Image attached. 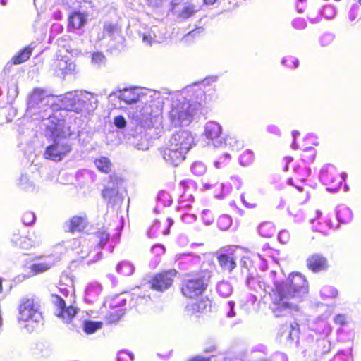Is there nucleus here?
<instances>
[{
	"mask_svg": "<svg viewBox=\"0 0 361 361\" xmlns=\"http://www.w3.org/2000/svg\"><path fill=\"white\" fill-rule=\"evenodd\" d=\"M185 217H190V216H189V215H188V214H187V215H184V216H183V219H185Z\"/></svg>",
	"mask_w": 361,
	"mask_h": 361,
	"instance_id": "nucleus-53",
	"label": "nucleus"
},
{
	"mask_svg": "<svg viewBox=\"0 0 361 361\" xmlns=\"http://www.w3.org/2000/svg\"><path fill=\"white\" fill-rule=\"evenodd\" d=\"M217 224H218L219 227L221 229L224 230L231 225V219L228 216H226V215L221 216L218 219Z\"/></svg>",
	"mask_w": 361,
	"mask_h": 361,
	"instance_id": "nucleus-36",
	"label": "nucleus"
},
{
	"mask_svg": "<svg viewBox=\"0 0 361 361\" xmlns=\"http://www.w3.org/2000/svg\"><path fill=\"white\" fill-rule=\"evenodd\" d=\"M297 188H298V190H300V191H302V188H301V187H298Z\"/></svg>",
	"mask_w": 361,
	"mask_h": 361,
	"instance_id": "nucleus-52",
	"label": "nucleus"
},
{
	"mask_svg": "<svg viewBox=\"0 0 361 361\" xmlns=\"http://www.w3.org/2000/svg\"><path fill=\"white\" fill-rule=\"evenodd\" d=\"M161 152L164 160L174 166H178L183 161L187 153L182 150L180 151V148L173 146L169 142L167 145L161 148Z\"/></svg>",
	"mask_w": 361,
	"mask_h": 361,
	"instance_id": "nucleus-15",
	"label": "nucleus"
},
{
	"mask_svg": "<svg viewBox=\"0 0 361 361\" xmlns=\"http://www.w3.org/2000/svg\"><path fill=\"white\" fill-rule=\"evenodd\" d=\"M16 243L20 247L27 250L37 244L39 243V238L35 233H28V235L19 237Z\"/></svg>",
	"mask_w": 361,
	"mask_h": 361,
	"instance_id": "nucleus-23",
	"label": "nucleus"
},
{
	"mask_svg": "<svg viewBox=\"0 0 361 361\" xmlns=\"http://www.w3.org/2000/svg\"><path fill=\"white\" fill-rule=\"evenodd\" d=\"M39 303L32 298H23L19 305L18 319L23 322H27L34 318L39 312Z\"/></svg>",
	"mask_w": 361,
	"mask_h": 361,
	"instance_id": "nucleus-8",
	"label": "nucleus"
},
{
	"mask_svg": "<svg viewBox=\"0 0 361 361\" xmlns=\"http://www.w3.org/2000/svg\"><path fill=\"white\" fill-rule=\"evenodd\" d=\"M71 150V147L68 144H62L58 141L46 147L44 157L47 159L54 161H60L62 158Z\"/></svg>",
	"mask_w": 361,
	"mask_h": 361,
	"instance_id": "nucleus-14",
	"label": "nucleus"
},
{
	"mask_svg": "<svg viewBox=\"0 0 361 361\" xmlns=\"http://www.w3.org/2000/svg\"><path fill=\"white\" fill-rule=\"evenodd\" d=\"M108 180L109 183L111 184V186H105L102 190L101 194L102 197L109 203L114 204L118 200H121L118 188L122 183V178L114 173L109 175Z\"/></svg>",
	"mask_w": 361,
	"mask_h": 361,
	"instance_id": "nucleus-6",
	"label": "nucleus"
},
{
	"mask_svg": "<svg viewBox=\"0 0 361 361\" xmlns=\"http://www.w3.org/2000/svg\"><path fill=\"white\" fill-rule=\"evenodd\" d=\"M166 221H167V228L163 231V233L164 235H167L169 233V228L172 225V220L169 218L166 219Z\"/></svg>",
	"mask_w": 361,
	"mask_h": 361,
	"instance_id": "nucleus-43",
	"label": "nucleus"
},
{
	"mask_svg": "<svg viewBox=\"0 0 361 361\" xmlns=\"http://www.w3.org/2000/svg\"><path fill=\"white\" fill-rule=\"evenodd\" d=\"M104 58V55L101 53H94L92 54V61L98 62L103 60Z\"/></svg>",
	"mask_w": 361,
	"mask_h": 361,
	"instance_id": "nucleus-42",
	"label": "nucleus"
},
{
	"mask_svg": "<svg viewBox=\"0 0 361 361\" xmlns=\"http://www.w3.org/2000/svg\"><path fill=\"white\" fill-rule=\"evenodd\" d=\"M216 259L220 267L229 273L232 272L236 267L237 257L235 256L232 247L228 246L227 248H222L216 254Z\"/></svg>",
	"mask_w": 361,
	"mask_h": 361,
	"instance_id": "nucleus-11",
	"label": "nucleus"
},
{
	"mask_svg": "<svg viewBox=\"0 0 361 361\" xmlns=\"http://www.w3.org/2000/svg\"><path fill=\"white\" fill-rule=\"evenodd\" d=\"M210 277V272L207 270L185 274L181 282L180 291L188 298L197 297L206 290Z\"/></svg>",
	"mask_w": 361,
	"mask_h": 361,
	"instance_id": "nucleus-2",
	"label": "nucleus"
},
{
	"mask_svg": "<svg viewBox=\"0 0 361 361\" xmlns=\"http://www.w3.org/2000/svg\"><path fill=\"white\" fill-rule=\"evenodd\" d=\"M198 166V164H194V165H193V167H192V168H193V169H194L196 166Z\"/></svg>",
	"mask_w": 361,
	"mask_h": 361,
	"instance_id": "nucleus-55",
	"label": "nucleus"
},
{
	"mask_svg": "<svg viewBox=\"0 0 361 361\" xmlns=\"http://www.w3.org/2000/svg\"><path fill=\"white\" fill-rule=\"evenodd\" d=\"M292 160H293V159H292L291 157H288V161H291Z\"/></svg>",
	"mask_w": 361,
	"mask_h": 361,
	"instance_id": "nucleus-54",
	"label": "nucleus"
},
{
	"mask_svg": "<svg viewBox=\"0 0 361 361\" xmlns=\"http://www.w3.org/2000/svg\"><path fill=\"white\" fill-rule=\"evenodd\" d=\"M177 275L178 271L175 269L157 272L148 281L149 288L157 292H164L172 286Z\"/></svg>",
	"mask_w": 361,
	"mask_h": 361,
	"instance_id": "nucleus-3",
	"label": "nucleus"
},
{
	"mask_svg": "<svg viewBox=\"0 0 361 361\" xmlns=\"http://www.w3.org/2000/svg\"><path fill=\"white\" fill-rule=\"evenodd\" d=\"M190 361H210L209 358L197 356L193 357Z\"/></svg>",
	"mask_w": 361,
	"mask_h": 361,
	"instance_id": "nucleus-44",
	"label": "nucleus"
},
{
	"mask_svg": "<svg viewBox=\"0 0 361 361\" xmlns=\"http://www.w3.org/2000/svg\"><path fill=\"white\" fill-rule=\"evenodd\" d=\"M230 156L228 154H225L224 156L219 157L218 161L214 162V164L216 168L221 167V164L224 163V166H226L229 164Z\"/></svg>",
	"mask_w": 361,
	"mask_h": 361,
	"instance_id": "nucleus-38",
	"label": "nucleus"
},
{
	"mask_svg": "<svg viewBox=\"0 0 361 361\" xmlns=\"http://www.w3.org/2000/svg\"><path fill=\"white\" fill-rule=\"evenodd\" d=\"M2 290H3L2 280L0 278V293L2 292Z\"/></svg>",
	"mask_w": 361,
	"mask_h": 361,
	"instance_id": "nucleus-46",
	"label": "nucleus"
},
{
	"mask_svg": "<svg viewBox=\"0 0 361 361\" xmlns=\"http://www.w3.org/2000/svg\"><path fill=\"white\" fill-rule=\"evenodd\" d=\"M149 4L156 3L158 0H147Z\"/></svg>",
	"mask_w": 361,
	"mask_h": 361,
	"instance_id": "nucleus-47",
	"label": "nucleus"
},
{
	"mask_svg": "<svg viewBox=\"0 0 361 361\" xmlns=\"http://www.w3.org/2000/svg\"><path fill=\"white\" fill-rule=\"evenodd\" d=\"M87 23V15L80 11H73L68 16L67 28L74 31L82 28Z\"/></svg>",
	"mask_w": 361,
	"mask_h": 361,
	"instance_id": "nucleus-19",
	"label": "nucleus"
},
{
	"mask_svg": "<svg viewBox=\"0 0 361 361\" xmlns=\"http://www.w3.org/2000/svg\"><path fill=\"white\" fill-rule=\"evenodd\" d=\"M258 232L263 237L271 238L276 233L277 229L272 222L264 221L259 225Z\"/></svg>",
	"mask_w": 361,
	"mask_h": 361,
	"instance_id": "nucleus-25",
	"label": "nucleus"
},
{
	"mask_svg": "<svg viewBox=\"0 0 361 361\" xmlns=\"http://www.w3.org/2000/svg\"><path fill=\"white\" fill-rule=\"evenodd\" d=\"M298 134H299V133H298V132H294V133H293V136H294V137H295V135H298Z\"/></svg>",
	"mask_w": 361,
	"mask_h": 361,
	"instance_id": "nucleus-50",
	"label": "nucleus"
},
{
	"mask_svg": "<svg viewBox=\"0 0 361 361\" xmlns=\"http://www.w3.org/2000/svg\"><path fill=\"white\" fill-rule=\"evenodd\" d=\"M140 98L139 90L135 87L125 88L120 91L118 99L127 104L137 102Z\"/></svg>",
	"mask_w": 361,
	"mask_h": 361,
	"instance_id": "nucleus-22",
	"label": "nucleus"
},
{
	"mask_svg": "<svg viewBox=\"0 0 361 361\" xmlns=\"http://www.w3.org/2000/svg\"><path fill=\"white\" fill-rule=\"evenodd\" d=\"M97 169L105 174L111 173L113 169V164L106 157H99L94 160Z\"/></svg>",
	"mask_w": 361,
	"mask_h": 361,
	"instance_id": "nucleus-24",
	"label": "nucleus"
},
{
	"mask_svg": "<svg viewBox=\"0 0 361 361\" xmlns=\"http://www.w3.org/2000/svg\"><path fill=\"white\" fill-rule=\"evenodd\" d=\"M283 63L289 68H295L298 66L299 61L293 56H288L283 60Z\"/></svg>",
	"mask_w": 361,
	"mask_h": 361,
	"instance_id": "nucleus-35",
	"label": "nucleus"
},
{
	"mask_svg": "<svg viewBox=\"0 0 361 361\" xmlns=\"http://www.w3.org/2000/svg\"><path fill=\"white\" fill-rule=\"evenodd\" d=\"M121 26L117 23L105 22L104 24V30L109 36H114L121 32Z\"/></svg>",
	"mask_w": 361,
	"mask_h": 361,
	"instance_id": "nucleus-30",
	"label": "nucleus"
},
{
	"mask_svg": "<svg viewBox=\"0 0 361 361\" xmlns=\"http://www.w3.org/2000/svg\"><path fill=\"white\" fill-rule=\"evenodd\" d=\"M114 123L116 127L122 128L126 126V121L125 118L122 115H118L114 118Z\"/></svg>",
	"mask_w": 361,
	"mask_h": 361,
	"instance_id": "nucleus-39",
	"label": "nucleus"
},
{
	"mask_svg": "<svg viewBox=\"0 0 361 361\" xmlns=\"http://www.w3.org/2000/svg\"><path fill=\"white\" fill-rule=\"evenodd\" d=\"M75 64L66 56L56 57L51 63V69L59 76L65 77L75 70Z\"/></svg>",
	"mask_w": 361,
	"mask_h": 361,
	"instance_id": "nucleus-16",
	"label": "nucleus"
},
{
	"mask_svg": "<svg viewBox=\"0 0 361 361\" xmlns=\"http://www.w3.org/2000/svg\"><path fill=\"white\" fill-rule=\"evenodd\" d=\"M291 330L288 335V339L293 341V334L298 336L300 333L299 324L297 322H293L290 324Z\"/></svg>",
	"mask_w": 361,
	"mask_h": 361,
	"instance_id": "nucleus-40",
	"label": "nucleus"
},
{
	"mask_svg": "<svg viewBox=\"0 0 361 361\" xmlns=\"http://www.w3.org/2000/svg\"><path fill=\"white\" fill-rule=\"evenodd\" d=\"M121 317L122 314L120 311L113 309L108 312L106 319L109 322L114 323L119 321Z\"/></svg>",
	"mask_w": 361,
	"mask_h": 361,
	"instance_id": "nucleus-34",
	"label": "nucleus"
},
{
	"mask_svg": "<svg viewBox=\"0 0 361 361\" xmlns=\"http://www.w3.org/2000/svg\"><path fill=\"white\" fill-rule=\"evenodd\" d=\"M300 157L305 163L312 162L315 157V151L313 148L305 149L300 154Z\"/></svg>",
	"mask_w": 361,
	"mask_h": 361,
	"instance_id": "nucleus-32",
	"label": "nucleus"
},
{
	"mask_svg": "<svg viewBox=\"0 0 361 361\" xmlns=\"http://www.w3.org/2000/svg\"><path fill=\"white\" fill-rule=\"evenodd\" d=\"M292 25L297 30H302L306 27L305 20L300 17L294 18Z\"/></svg>",
	"mask_w": 361,
	"mask_h": 361,
	"instance_id": "nucleus-37",
	"label": "nucleus"
},
{
	"mask_svg": "<svg viewBox=\"0 0 361 361\" xmlns=\"http://www.w3.org/2000/svg\"><path fill=\"white\" fill-rule=\"evenodd\" d=\"M32 49L27 46L20 50L16 55L12 57V63L13 64H20L27 61L31 56Z\"/></svg>",
	"mask_w": 361,
	"mask_h": 361,
	"instance_id": "nucleus-26",
	"label": "nucleus"
},
{
	"mask_svg": "<svg viewBox=\"0 0 361 361\" xmlns=\"http://www.w3.org/2000/svg\"><path fill=\"white\" fill-rule=\"evenodd\" d=\"M307 290V281L300 273H292L284 281L275 283L272 289L273 312L279 316L283 310H298L297 305L293 300H300Z\"/></svg>",
	"mask_w": 361,
	"mask_h": 361,
	"instance_id": "nucleus-1",
	"label": "nucleus"
},
{
	"mask_svg": "<svg viewBox=\"0 0 361 361\" xmlns=\"http://www.w3.org/2000/svg\"><path fill=\"white\" fill-rule=\"evenodd\" d=\"M219 0H202L203 4L207 6L214 5Z\"/></svg>",
	"mask_w": 361,
	"mask_h": 361,
	"instance_id": "nucleus-45",
	"label": "nucleus"
},
{
	"mask_svg": "<svg viewBox=\"0 0 361 361\" xmlns=\"http://www.w3.org/2000/svg\"><path fill=\"white\" fill-rule=\"evenodd\" d=\"M117 271L122 276H129L133 274L134 269L131 264L122 262L118 264Z\"/></svg>",
	"mask_w": 361,
	"mask_h": 361,
	"instance_id": "nucleus-31",
	"label": "nucleus"
},
{
	"mask_svg": "<svg viewBox=\"0 0 361 361\" xmlns=\"http://www.w3.org/2000/svg\"><path fill=\"white\" fill-rule=\"evenodd\" d=\"M52 297L55 298L54 305L56 309V316L65 323L71 322L78 314V309L73 305L67 306L65 300L59 295L54 294Z\"/></svg>",
	"mask_w": 361,
	"mask_h": 361,
	"instance_id": "nucleus-7",
	"label": "nucleus"
},
{
	"mask_svg": "<svg viewBox=\"0 0 361 361\" xmlns=\"http://www.w3.org/2000/svg\"><path fill=\"white\" fill-rule=\"evenodd\" d=\"M211 307L212 304L210 300L207 297H204L187 307V311L189 314L195 315L209 312Z\"/></svg>",
	"mask_w": 361,
	"mask_h": 361,
	"instance_id": "nucleus-21",
	"label": "nucleus"
},
{
	"mask_svg": "<svg viewBox=\"0 0 361 361\" xmlns=\"http://www.w3.org/2000/svg\"><path fill=\"white\" fill-rule=\"evenodd\" d=\"M170 9L172 13L177 14L178 18L185 20L195 16L201 7L196 6L191 0H171Z\"/></svg>",
	"mask_w": 361,
	"mask_h": 361,
	"instance_id": "nucleus-5",
	"label": "nucleus"
},
{
	"mask_svg": "<svg viewBox=\"0 0 361 361\" xmlns=\"http://www.w3.org/2000/svg\"><path fill=\"white\" fill-rule=\"evenodd\" d=\"M89 224L88 218L86 214L82 215H74L71 216L66 223L67 232L74 234L75 233H82L87 228Z\"/></svg>",
	"mask_w": 361,
	"mask_h": 361,
	"instance_id": "nucleus-18",
	"label": "nucleus"
},
{
	"mask_svg": "<svg viewBox=\"0 0 361 361\" xmlns=\"http://www.w3.org/2000/svg\"><path fill=\"white\" fill-rule=\"evenodd\" d=\"M225 286V284H221V285H219V286H218V290H219V291H220V289H221V286Z\"/></svg>",
	"mask_w": 361,
	"mask_h": 361,
	"instance_id": "nucleus-48",
	"label": "nucleus"
},
{
	"mask_svg": "<svg viewBox=\"0 0 361 361\" xmlns=\"http://www.w3.org/2000/svg\"><path fill=\"white\" fill-rule=\"evenodd\" d=\"M102 323L101 322H93L85 320L83 322V330L85 333L90 334L94 333L97 330L102 328Z\"/></svg>",
	"mask_w": 361,
	"mask_h": 361,
	"instance_id": "nucleus-29",
	"label": "nucleus"
},
{
	"mask_svg": "<svg viewBox=\"0 0 361 361\" xmlns=\"http://www.w3.org/2000/svg\"><path fill=\"white\" fill-rule=\"evenodd\" d=\"M109 237L110 235L107 229L102 227L91 235L89 241L92 243V245L94 248H103L109 242Z\"/></svg>",
	"mask_w": 361,
	"mask_h": 361,
	"instance_id": "nucleus-20",
	"label": "nucleus"
},
{
	"mask_svg": "<svg viewBox=\"0 0 361 361\" xmlns=\"http://www.w3.org/2000/svg\"><path fill=\"white\" fill-rule=\"evenodd\" d=\"M180 151L188 152L194 143V138L190 132L180 130L173 134L169 142Z\"/></svg>",
	"mask_w": 361,
	"mask_h": 361,
	"instance_id": "nucleus-12",
	"label": "nucleus"
},
{
	"mask_svg": "<svg viewBox=\"0 0 361 361\" xmlns=\"http://www.w3.org/2000/svg\"><path fill=\"white\" fill-rule=\"evenodd\" d=\"M187 189H188V183L185 180H182L178 183L177 190L181 195L185 194Z\"/></svg>",
	"mask_w": 361,
	"mask_h": 361,
	"instance_id": "nucleus-41",
	"label": "nucleus"
},
{
	"mask_svg": "<svg viewBox=\"0 0 361 361\" xmlns=\"http://www.w3.org/2000/svg\"><path fill=\"white\" fill-rule=\"evenodd\" d=\"M320 177L326 185H340L341 180L338 177H334L331 171L329 172L328 168L325 167L320 171Z\"/></svg>",
	"mask_w": 361,
	"mask_h": 361,
	"instance_id": "nucleus-27",
	"label": "nucleus"
},
{
	"mask_svg": "<svg viewBox=\"0 0 361 361\" xmlns=\"http://www.w3.org/2000/svg\"><path fill=\"white\" fill-rule=\"evenodd\" d=\"M89 99L84 94H74L66 97L63 100V104L67 111L75 113L82 112L87 109Z\"/></svg>",
	"mask_w": 361,
	"mask_h": 361,
	"instance_id": "nucleus-9",
	"label": "nucleus"
},
{
	"mask_svg": "<svg viewBox=\"0 0 361 361\" xmlns=\"http://www.w3.org/2000/svg\"><path fill=\"white\" fill-rule=\"evenodd\" d=\"M204 135L208 140V143L214 147H219L225 144L221 127L216 122H209L205 127Z\"/></svg>",
	"mask_w": 361,
	"mask_h": 361,
	"instance_id": "nucleus-10",
	"label": "nucleus"
},
{
	"mask_svg": "<svg viewBox=\"0 0 361 361\" xmlns=\"http://www.w3.org/2000/svg\"><path fill=\"white\" fill-rule=\"evenodd\" d=\"M306 267L313 273L326 271L329 268V262L323 254L315 252L306 259Z\"/></svg>",
	"mask_w": 361,
	"mask_h": 361,
	"instance_id": "nucleus-13",
	"label": "nucleus"
},
{
	"mask_svg": "<svg viewBox=\"0 0 361 361\" xmlns=\"http://www.w3.org/2000/svg\"><path fill=\"white\" fill-rule=\"evenodd\" d=\"M360 5L361 6V0H358Z\"/></svg>",
	"mask_w": 361,
	"mask_h": 361,
	"instance_id": "nucleus-56",
	"label": "nucleus"
},
{
	"mask_svg": "<svg viewBox=\"0 0 361 361\" xmlns=\"http://www.w3.org/2000/svg\"><path fill=\"white\" fill-rule=\"evenodd\" d=\"M254 154L251 150L245 149L240 152L239 161L242 166H249L254 161Z\"/></svg>",
	"mask_w": 361,
	"mask_h": 361,
	"instance_id": "nucleus-28",
	"label": "nucleus"
},
{
	"mask_svg": "<svg viewBox=\"0 0 361 361\" xmlns=\"http://www.w3.org/2000/svg\"><path fill=\"white\" fill-rule=\"evenodd\" d=\"M195 109L188 102L177 103L169 111V118L175 126L188 125L193 119Z\"/></svg>",
	"mask_w": 361,
	"mask_h": 361,
	"instance_id": "nucleus-4",
	"label": "nucleus"
},
{
	"mask_svg": "<svg viewBox=\"0 0 361 361\" xmlns=\"http://www.w3.org/2000/svg\"><path fill=\"white\" fill-rule=\"evenodd\" d=\"M35 262L30 266V270L32 275L42 274L49 270L56 263V259L53 255L37 256L35 257Z\"/></svg>",
	"mask_w": 361,
	"mask_h": 361,
	"instance_id": "nucleus-17",
	"label": "nucleus"
},
{
	"mask_svg": "<svg viewBox=\"0 0 361 361\" xmlns=\"http://www.w3.org/2000/svg\"><path fill=\"white\" fill-rule=\"evenodd\" d=\"M1 3L2 5H6V1L4 0H1Z\"/></svg>",
	"mask_w": 361,
	"mask_h": 361,
	"instance_id": "nucleus-49",
	"label": "nucleus"
},
{
	"mask_svg": "<svg viewBox=\"0 0 361 361\" xmlns=\"http://www.w3.org/2000/svg\"><path fill=\"white\" fill-rule=\"evenodd\" d=\"M35 221V214L30 210H25L22 214V221L25 225L30 226Z\"/></svg>",
	"mask_w": 361,
	"mask_h": 361,
	"instance_id": "nucleus-33",
	"label": "nucleus"
},
{
	"mask_svg": "<svg viewBox=\"0 0 361 361\" xmlns=\"http://www.w3.org/2000/svg\"><path fill=\"white\" fill-rule=\"evenodd\" d=\"M288 183L290 185H292V184H293V183H292V180H291V179H288Z\"/></svg>",
	"mask_w": 361,
	"mask_h": 361,
	"instance_id": "nucleus-51",
	"label": "nucleus"
}]
</instances>
